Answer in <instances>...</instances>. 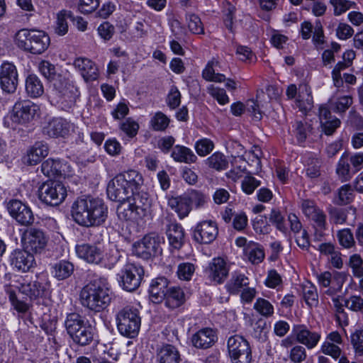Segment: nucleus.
Wrapping results in <instances>:
<instances>
[{"label": "nucleus", "instance_id": "obj_11", "mask_svg": "<svg viewBox=\"0 0 363 363\" xmlns=\"http://www.w3.org/2000/svg\"><path fill=\"white\" fill-rule=\"evenodd\" d=\"M362 168L363 153H355L352 155L344 153L337 164L336 173L342 182H347Z\"/></svg>", "mask_w": 363, "mask_h": 363}, {"label": "nucleus", "instance_id": "obj_22", "mask_svg": "<svg viewBox=\"0 0 363 363\" xmlns=\"http://www.w3.org/2000/svg\"><path fill=\"white\" fill-rule=\"evenodd\" d=\"M71 124L62 118L52 119L43 128V133L50 138H65L69 134Z\"/></svg>", "mask_w": 363, "mask_h": 363}, {"label": "nucleus", "instance_id": "obj_23", "mask_svg": "<svg viewBox=\"0 0 363 363\" xmlns=\"http://www.w3.org/2000/svg\"><path fill=\"white\" fill-rule=\"evenodd\" d=\"M206 273L211 281L220 284L227 278L228 269L226 267V263L224 259L220 257H217L213 259L209 263L208 267L206 269Z\"/></svg>", "mask_w": 363, "mask_h": 363}, {"label": "nucleus", "instance_id": "obj_45", "mask_svg": "<svg viewBox=\"0 0 363 363\" xmlns=\"http://www.w3.org/2000/svg\"><path fill=\"white\" fill-rule=\"evenodd\" d=\"M186 20L189 30L194 34H203L204 28L201 18L194 13H187Z\"/></svg>", "mask_w": 363, "mask_h": 363}, {"label": "nucleus", "instance_id": "obj_38", "mask_svg": "<svg viewBox=\"0 0 363 363\" xmlns=\"http://www.w3.org/2000/svg\"><path fill=\"white\" fill-rule=\"evenodd\" d=\"M62 165L59 160L48 159L41 164V171L44 175L51 177L62 175Z\"/></svg>", "mask_w": 363, "mask_h": 363}, {"label": "nucleus", "instance_id": "obj_24", "mask_svg": "<svg viewBox=\"0 0 363 363\" xmlns=\"http://www.w3.org/2000/svg\"><path fill=\"white\" fill-rule=\"evenodd\" d=\"M73 65L80 72L86 82H90L98 79V68L91 60L86 57H78L75 59Z\"/></svg>", "mask_w": 363, "mask_h": 363}, {"label": "nucleus", "instance_id": "obj_9", "mask_svg": "<svg viewBox=\"0 0 363 363\" xmlns=\"http://www.w3.org/2000/svg\"><path fill=\"white\" fill-rule=\"evenodd\" d=\"M162 238L156 233H149L133 245V253L138 257L147 260L161 254Z\"/></svg>", "mask_w": 363, "mask_h": 363}, {"label": "nucleus", "instance_id": "obj_49", "mask_svg": "<svg viewBox=\"0 0 363 363\" xmlns=\"http://www.w3.org/2000/svg\"><path fill=\"white\" fill-rule=\"evenodd\" d=\"M348 266L352 269L355 277H363V259L358 254H354L350 257Z\"/></svg>", "mask_w": 363, "mask_h": 363}, {"label": "nucleus", "instance_id": "obj_48", "mask_svg": "<svg viewBox=\"0 0 363 363\" xmlns=\"http://www.w3.org/2000/svg\"><path fill=\"white\" fill-rule=\"evenodd\" d=\"M306 93H298V99L296 100L297 106L300 110L303 111H307L310 110L313 106V98L311 95V92L308 90V87L303 86Z\"/></svg>", "mask_w": 363, "mask_h": 363}, {"label": "nucleus", "instance_id": "obj_13", "mask_svg": "<svg viewBox=\"0 0 363 363\" xmlns=\"http://www.w3.org/2000/svg\"><path fill=\"white\" fill-rule=\"evenodd\" d=\"M18 84V74L16 66L9 62H3L0 66V86L3 91L14 93Z\"/></svg>", "mask_w": 363, "mask_h": 363}, {"label": "nucleus", "instance_id": "obj_1", "mask_svg": "<svg viewBox=\"0 0 363 363\" xmlns=\"http://www.w3.org/2000/svg\"><path fill=\"white\" fill-rule=\"evenodd\" d=\"M73 220L83 227L100 226L108 217V207L99 198L79 197L72 205Z\"/></svg>", "mask_w": 363, "mask_h": 363}, {"label": "nucleus", "instance_id": "obj_28", "mask_svg": "<svg viewBox=\"0 0 363 363\" xmlns=\"http://www.w3.org/2000/svg\"><path fill=\"white\" fill-rule=\"evenodd\" d=\"M48 152L49 148L46 143L37 142L28 150L26 162L29 165H35L45 157Z\"/></svg>", "mask_w": 363, "mask_h": 363}, {"label": "nucleus", "instance_id": "obj_37", "mask_svg": "<svg viewBox=\"0 0 363 363\" xmlns=\"http://www.w3.org/2000/svg\"><path fill=\"white\" fill-rule=\"evenodd\" d=\"M206 164L211 169L220 172L228 167V160L225 155L216 152L205 160Z\"/></svg>", "mask_w": 363, "mask_h": 363}, {"label": "nucleus", "instance_id": "obj_10", "mask_svg": "<svg viewBox=\"0 0 363 363\" xmlns=\"http://www.w3.org/2000/svg\"><path fill=\"white\" fill-rule=\"evenodd\" d=\"M228 351L232 363H250L252 350L249 342L240 335H233L228 340Z\"/></svg>", "mask_w": 363, "mask_h": 363}, {"label": "nucleus", "instance_id": "obj_44", "mask_svg": "<svg viewBox=\"0 0 363 363\" xmlns=\"http://www.w3.org/2000/svg\"><path fill=\"white\" fill-rule=\"evenodd\" d=\"M353 99L350 96L338 97L335 101L331 102L332 110L337 113H344L352 105Z\"/></svg>", "mask_w": 363, "mask_h": 363}, {"label": "nucleus", "instance_id": "obj_47", "mask_svg": "<svg viewBox=\"0 0 363 363\" xmlns=\"http://www.w3.org/2000/svg\"><path fill=\"white\" fill-rule=\"evenodd\" d=\"M245 251L250 261L253 264L260 263L264 257L263 250L257 244H249Z\"/></svg>", "mask_w": 363, "mask_h": 363}, {"label": "nucleus", "instance_id": "obj_55", "mask_svg": "<svg viewBox=\"0 0 363 363\" xmlns=\"http://www.w3.org/2000/svg\"><path fill=\"white\" fill-rule=\"evenodd\" d=\"M213 148L214 144L213 141L208 138L201 139L195 144L196 152L201 157L207 155L213 150Z\"/></svg>", "mask_w": 363, "mask_h": 363}, {"label": "nucleus", "instance_id": "obj_19", "mask_svg": "<svg viewBox=\"0 0 363 363\" xmlns=\"http://www.w3.org/2000/svg\"><path fill=\"white\" fill-rule=\"evenodd\" d=\"M25 236L26 248L33 252L40 254L47 246L48 238L41 230L30 228Z\"/></svg>", "mask_w": 363, "mask_h": 363}, {"label": "nucleus", "instance_id": "obj_32", "mask_svg": "<svg viewBox=\"0 0 363 363\" xmlns=\"http://www.w3.org/2000/svg\"><path fill=\"white\" fill-rule=\"evenodd\" d=\"M167 235L169 244L175 249H180L184 240V231L182 226L177 223H172L168 225Z\"/></svg>", "mask_w": 363, "mask_h": 363}, {"label": "nucleus", "instance_id": "obj_8", "mask_svg": "<svg viewBox=\"0 0 363 363\" xmlns=\"http://www.w3.org/2000/svg\"><path fill=\"white\" fill-rule=\"evenodd\" d=\"M67 196V189L64 184L58 181L44 182L38 189L39 199L48 206L60 205Z\"/></svg>", "mask_w": 363, "mask_h": 363}, {"label": "nucleus", "instance_id": "obj_25", "mask_svg": "<svg viewBox=\"0 0 363 363\" xmlns=\"http://www.w3.org/2000/svg\"><path fill=\"white\" fill-rule=\"evenodd\" d=\"M217 337L215 332L211 328H203L192 335L193 345L199 349H208L216 342Z\"/></svg>", "mask_w": 363, "mask_h": 363}, {"label": "nucleus", "instance_id": "obj_17", "mask_svg": "<svg viewBox=\"0 0 363 363\" xmlns=\"http://www.w3.org/2000/svg\"><path fill=\"white\" fill-rule=\"evenodd\" d=\"M11 265L17 271L26 272L35 265L34 256L28 250L16 249L9 256Z\"/></svg>", "mask_w": 363, "mask_h": 363}, {"label": "nucleus", "instance_id": "obj_42", "mask_svg": "<svg viewBox=\"0 0 363 363\" xmlns=\"http://www.w3.org/2000/svg\"><path fill=\"white\" fill-rule=\"evenodd\" d=\"M38 70L48 81L53 82L57 76L55 65L47 60H42L38 64Z\"/></svg>", "mask_w": 363, "mask_h": 363}, {"label": "nucleus", "instance_id": "obj_35", "mask_svg": "<svg viewBox=\"0 0 363 363\" xmlns=\"http://www.w3.org/2000/svg\"><path fill=\"white\" fill-rule=\"evenodd\" d=\"M171 155L175 161L179 162L193 163L197 160L191 149L182 145L174 146Z\"/></svg>", "mask_w": 363, "mask_h": 363}, {"label": "nucleus", "instance_id": "obj_3", "mask_svg": "<svg viewBox=\"0 0 363 363\" xmlns=\"http://www.w3.org/2000/svg\"><path fill=\"white\" fill-rule=\"evenodd\" d=\"M125 203L120 204L117 208L118 216L125 220L137 221L143 219L149 213L151 199L149 194L143 191L131 192Z\"/></svg>", "mask_w": 363, "mask_h": 363}, {"label": "nucleus", "instance_id": "obj_27", "mask_svg": "<svg viewBox=\"0 0 363 363\" xmlns=\"http://www.w3.org/2000/svg\"><path fill=\"white\" fill-rule=\"evenodd\" d=\"M169 287L168 280L165 277H158L152 280L149 289L152 301L155 303L162 301Z\"/></svg>", "mask_w": 363, "mask_h": 363}, {"label": "nucleus", "instance_id": "obj_60", "mask_svg": "<svg viewBox=\"0 0 363 363\" xmlns=\"http://www.w3.org/2000/svg\"><path fill=\"white\" fill-rule=\"evenodd\" d=\"M208 91L220 104L224 105L229 102V98L225 89L211 85L208 87Z\"/></svg>", "mask_w": 363, "mask_h": 363}, {"label": "nucleus", "instance_id": "obj_58", "mask_svg": "<svg viewBox=\"0 0 363 363\" xmlns=\"http://www.w3.org/2000/svg\"><path fill=\"white\" fill-rule=\"evenodd\" d=\"M269 221L276 225L281 232L286 233L287 228L284 225V218L278 209L273 208L269 217Z\"/></svg>", "mask_w": 363, "mask_h": 363}, {"label": "nucleus", "instance_id": "obj_61", "mask_svg": "<svg viewBox=\"0 0 363 363\" xmlns=\"http://www.w3.org/2000/svg\"><path fill=\"white\" fill-rule=\"evenodd\" d=\"M181 103V94L178 89L173 86L167 95V104L171 109H175Z\"/></svg>", "mask_w": 363, "mask_h": 363}, {"label": "nucleus", "instance_id": "obj_20", "mask_svg": "<svg viewBox=\"0 0 363 363\" xmlns=\"http://www.w3.org/2000/svg\"><path fill=\"white\" fill-rule=\"evenodd\" d=\"M123 182L117 176L108 182L106 193L110 200L119 202L120 204L127 202L131 192Z\"/></svg>", "mask_w": 363, "mask_h": 363}, {"label": "nucleus", "instance_id": "obj_14", "mask_svg": "<svg viewBox=\"0 0 363 363\" xmlns=\"http://www.w3.org/2000/svg\"><path fill=\"white\" fill-rule=\"evenodd\" d=\"M11 216L21 225L28 226L33 223L35 218L29 206L20 200H11L7 204Z\"/></svg>", "mask_w": 363, "mask_h": 363}, {"label": "nucleus", "instance_id": "obj_56", "mask_svg": "<svg viewBox=\"0 0 363 363\" xmlns=\"http://www.w3.org/2000/svg\"><path fill=\"white\" fill-rule=\"evenodd\" d=\"M294 133L299 143L306 140L308 133L311 131V126L309 123L302 121H296L294 125Z\"/></svg>", "mask_w": 363, "mask_h": 363}, {"label": "nucleus", "instance_id": "obj_36", "mask_svg": "<svg viewBox=\"0 0 363 363\" xmlns=\"http://www.w3.org/2000/svg\"><path fill=\"white\" fill-rule=\"evenodd\" d=\"M26 90L27 94L33 98L38 97L44 92L43 85L40 79L35 74H30L27 77Z\"/></svg>", "mask_w": 363, "mask_h": 363}, {"label": "nucleus", "instance_id": "obj_15", "mask_svg": "<svg viewBox=\"0 0 363 363\" xmlns=\"http://www.w3.org/2000/svg\"><path fill=\"white\" fill-rule=\"evenodd\" d=\"M218 230L216 223L212 220L199 223L193 230V238L199 244H210L217 237Z\"/></svg>", "mask_w": 363, "mask_h": 363}, {"label": "nucleus", "instance_id": "obj_16", "mask_svg": "<svg viewBox=\"0 0 363 363\" xmlns=\"http://www.w3.org/2000/svg\"><path fill=\"white\" fill-rule=\"evenodd\" d=\"M38 111V106L30 101H18L13 107L11 118L14 123H26L34 118Z\"/></svg>", "mask_w": 363, "mask_h": 363}, {"label": "nucleus", "instance_id": "obj_50", "mask_svg": "<svg viewBox=\"0 0 363 363\" xmlns=\"http://www.w3.org/2000/svg\"><path fill=\"white\" fill-rule=\"evenodd\" d=\"M353 199L352 189L350 184H345L340 187L337 193V199L335 203L345 205L350 203Z\"/></svg>", "mask_w": 363, "mask_h": 363}, {"label": "nucleus", "instance_id": "obj_46", "mask_svg": "<svg viewBox=\"0 0 363 363\" xmlns=\"http://www.w3.org/2000/svg\"><path fill=\"white\" fill-rule=\"evenodd\" d=\"M123 260L121 259V255L117 250H110L106 254L104 257L103 255V261L100 264L104 267L111 269L118 263L122 262Z\"/></svg>", "mask_w": 363, "mask_h": 363}, {"label": "nucleus", "instance_id": "obj_4", "mask_svg": "<svg viewBox=\"0 0 363 363\" xmlns=\"http://www.w3.org/2000/svg\"><path fill=\"white\" fill-rule=\"evenodd\" d=\"M65 327L73 342L79 346L84 347L94 341L95 328L79 313L67 314Z\"/></svg>", "mask_w": 363, "mask_h": 363}, {"label": "nucleus", "instance_id": "obj_40", "mask_svg": "<svg viewBox=\"0 0 363 363\" xmlns=\"http://www.w3.org/2000/svg\"><path fill=\"white\" fill-rule=\"evenodd\" d=\"M350 210H352V208H341L330 206L328 208L330 221L336 225L344 224L347 220V213Z\"/></svg>", "mask_w": 363, "mask_h": 363}, {"label": "nucleus", "instance_id": "obj_39", "mask_svg": "<svg viewBox=\"0 0 363 363\" xmlns=\"http://www.w3.org/2000/svg\"><path fill=\"white\" fill-rule=\"evenodd\" d=\"M170 119L162 111L156 112L150 121V127L155 131H164L169 127Z\"/></svg>", "mask_w": 363, "mask_h": 363}, {"label": "nucleus", "instance_id": "obj_64", "mask_svg": "<svg viewBox=\"0 0 363 363\" xmlns=\"http://www.w3.org/2000/svg\"><path fill=\"white\" fill-rule=\"evenodd\" d=\"M121 129L129 137L133 138L138 133L139 125L135 121L128 118L121 123Z\"/></svg>", "mask_w": 363, "mask_h": 363}, {"label": "nucleus", "instance_id": "obj_18", "mask_svg": "<svg viewBox=\"0 0 363 363\" xmlns=\"http://www.w3.org/2000/svg\"><path fill=\"white\" fill-rule=\"evenodd\" d=\"M75 250L78 257L87 263L99 264L103 261V250L96 245L88 243L77 245Z\"/></svg>", "mask_w": 363, "mask_h": 363}, {"label": "nucleus", "instance_id": "obj_53", "mask_svg": "<svg viewBox=\"0 0 363 363\" xmlns=\"http://www.w3.org/2000/svg\"><path fill=\"white\" fill-rule=\"evenodd\" d=\"M185 195L191 206L194 203L196 208H200L206 202V196L201 191L191 190L185 193Z\"/></svg>", "mask_w": 363, "mask_h": 363}, {"label": "nucleus", "instance_id": "obj_62", "mask_svg": "<svg viewBox=\"0 0 363 363\" xmlns=\"http://www.w3.org/2000/svg\"><path fill=\"white\" fill-rule=\"evenodd\" d=\"M321 352L324 354L329 355L333 359H337L340 357L342 350L340 347L335 344L324 342L321 345Z\"/></svg>", "mask_w": 363, "mask_h": 363}, {"label": "nucleus", "instance_id": "obj_57", "mask_svg": "<svg viewBox=\"0 0 363 363\" xmlns=\"http://www.w3.org/2000/svg\"><path fill=\"white\" fill-rule=\"evenodd\" d=\"M195 272V266L192 263L184 262L178 266L177 274L180 279L189 281Z\"/></svg>", "mask_w": 363, "mask_h": 363}, {"label": "nucleus", "instance_id": "obj_51", "mask_svg": "<svg viewBox=\"0 0 363 363\" xmlns=\"http://www.w3.org/2000/svg\"><path fill=\"white\" fill-rule=\"evenodd\" d=\"M254 308L263 316H271L274 313V307L267 300L259 298L254 305Z\"/></svg>", "mask_w": 363, "mask_h": 363}, {"label": "nucleus", "instance_id": "obj_52", "mask_svg": "<svg viewBox=\"0 0 363 363\" xmlns=\"http://www.w3.org/2000/svg\"><path fill=\"white\" fill-rule=\"evenodd\" d=\"M340 244L345 248H350L354 245V239L351 230L345 228L340 230L337 234Z\"/></svg>", "mask_w": 363, "mask_h": 363}, {"label": "nucleus", "instance_id": "obj_43", "mask_svg": "<svg viewBox=\"0 0 363 363\" xmlns=\"http://www.w3.org/2000/svg\"><path fill=\"white\" fill-rule=\"evenodd\" d=\"M72 18V14L70 11H61L57 13L55 33L60 35H65L68 31V25L66 19Z\"/></svg>", "mask_w": 363, "mask_h": 363}, {"label": "nucleus", "instance_id": "obj_12", "mask_svg": "<svg viewBox=\"0 0 363 363\" xmlns=\"http://www.w3.org/2000/svg\"><path fill=\"white\" fill-rule=\"evenodd\" d=\"M143 276L144 269L142 267L127 262L121 274H118L119 284L124 290L133 291L140 286Z\"/></svg>", "mask_w": 363, "mask_h": 363}, {"label": "nucleus", "instance_id": "obj_30", "mask_svg": "<svg viewBox=\"0 0 363 363\" xmlns=\"http://www.w3.org/2000/svg\"><path fill=\"white\" fill-rule=\"evenodd\" d=\"M168 205L182 219L186 217L192 209L185 194L179 196L172 197L168 201Z\"/></svg>", "mask_w": 363, "mask_h": 363}, {"label": "nucleus", "instance_id": "obj_59", "mask_svg": "<svg viewBox=\"0 0 363 363\" xmlns=\"http://www.w3.org/2000/svg\"><path fill=\"white\" fill-rule=\"evenodd\" d=\"M9 294V301L11 305L18 313H24L29 309V304L26 301L18 298L14 291L10 290L7 291Z\"/></svg>", "mask_w": 363, "mask_h": 363}, {"label": "nucleus", "instance_id": "obj_33", "mask_svg": "<svg viewBox=\"0 0 363 363\" xmlns=\"http://www.w3.org/2000/svg\"><path fill=\"white\" fill-rule=\"evenodd\" d=\"M52 269L54 277L59 281H62L72 275L74 271V266L71 262L62 259L55 263Z\"/></svg>", "mask_w": 363, "mask_h": 363}, {"label": "nucleus", "instance_id": "obj_31", "mask_svg": "<svg viewBox=\"0 0 363 363\" xmlns=\"http://www.w3.org/2000/svg\"><path fill=\"white\" fill-rule=\"evenodd\" d=\"M164 300L168 308L174 309L185 302V294L179 286H169Z\"/></svg>", "mask_w": 363, "mask_h": 363}, {"label": "nucleus", "instance_id": "obj_7", "mask_svg": "<svg viewBox=\"0 0 363 363\" xmlns=\"http://www.w3.org/2000/svg\"><path fill=\"white\" fill-rule=\"evenodd\" d=\"M119 333L127 337H135L140 327V317L138 311L129 307L121 309L116 315Z\"/></svg>", "mask_w": 363, "mask_h": 363}, {"label": "nucleus", "instance_id": "obj_54", "mask_svg": "<svg viewBox=\"0 0 363 363\" xmlns=\"http://www.w3.org/2000/svg\"><path fill=\"white\" fill-rule=\"evenodd\" d=\"M350 342L356 354L363 355V330H356L350 335Z\"/></svg>", "mask_w": 363, "mask_h": 363}, {"label": "nucleus", "instance_id": "obj_26", "mask_svg": "<svg viewBox=\"0 0 363 363\" xmlns=\"http://www.w3.org/2000/svg\"><path fill=\"white\" fill-rule=\"evenodd\" d=\"M156 357L158 363H179L181 360L177 348L169 344H163L157 347Z\"/></svg>", "mask_w": 363, "mask_h": 363}, {"label": "nucleus", "instance_id": "obj_34", "mask_svg": "<svg viewBox=\"0 0 363 363\" xmlns=\"http://www.w3.org/2000/svg\"><path fill=\"white\" fill-rule=\"evenodd\" d=\"M118 179L124 182V184L130 189V192L137 191L143 184V177L138 172L130 169L116 175Z\"/></svg>", "mask_w": 363, "mask_h": 363}, {"label": "nucleus", "instance_id": "obj_63", "mask_svg": "<svg viewBox=\"0 0 363 363\" xmlns=\"http://www.w3.org/2000/svg\"><path fill=\"white\" fill-rule=\"evenodd\" d=\"M306 351L305 347L301 345H296L290 351V359L294 363H301L306 359Z\"/></svg>", "mask_w": 363, "mask_h": 363}, {"label": "nucleus", "instance_id": "obj_2", "mask_svg": "<svg viewBox=\"0 0 363 363\" xmlns=\"http://www.w3.org/2000/svg\"><path fill=\"white\" fill-rule=\"evenodd\" d=\"M79 299L82 306L94 313H99L109 306L111 296L108 287L100 280H94L82 289Z\"/></svg>", "mask_w": 363, "mask_h": 363}, {"label": "nucleus", "instance_id": "obj_6", "mask_svg": "<svg viewBox=\"0 0 363 363\" xmlns=\"http://www.w3.org/2000/svg\"><path fill=\"white\" fill-rule=\"evenodd\" d=\"M52 97L62 109L69 110L74 106L79 93L72 81L61 74L52 82Z\"/></svg>", "mask_w": 363, "mask_h": 363}, {"label": "nucleus", "instance_id": "obj_21", "mask_svg": "<svg viewBox=\"0 0 363 363\" xmlns=\"http://www.w3.org/2000/svg\"><path fill=\"white\" fill-rule=\"evenodd\" d=\"M296 340L303 345L308 349L314 348L320 339V335L316 332H312L304 325H295L293 327Z\"/></svg>", "mask_w": 363, "mask_h": 363}, {"label": "nucleus", "instance_id": "obj_29", "mask_svg": "<svg viewBox=\"0 0 363 363\" xmlns=\"http://www.w3.org/2000/svg\"><path fill=\"white\" fill-rule=\"evenodd\" d=\"M18 289L22 294L33 300L45 294V286L38 281H24L20 284Z\"/></svg>", "mask_w": 363, "mask_h": 363}, {"label": "nucleus", "instance_id": "obj_5", "mask_svg": "<svg viewBox=\"0 0 363 363\" xmlns=\"http://www.w3.org/2000/svg\"><path fill=\"white\" fill-rule=\"evenodd\" d=\"M50 38L43 30L21 29L16 34L17 46L32 54L39 55L50 45Z\"/></svg>", "mask_w": 363, "mask_h": 363}, {"label": "nucleus", "instance_id": "obj_41", "mask_svg": "<svg viewBox=\"0 0 363 363\" xmlns=\"http://www.w3.org/2000/svg\"><path fill=\"white\" fill-rule=\"evenodd\" d=\"M249 284L248 278L242 274L235 273L226 286L230 294H238L243 286Z\"/></svg>", "mask_w": 363, "mask_h": 363}]
</instances>
